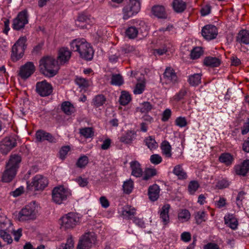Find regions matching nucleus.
Returning a JSON list of instances; mask_svg holds the SVG:
<instances>
[{"mask_svg":"<svg viewBox=\"0 0 249 249\" xmlns=\"http://www.w3.org/2000/svg\"><path fill=\"white\" fill-rule=\"evenodd\" d=\"M130 167L131 170V175L136 177H142L143 171L140 163L136 160H133L130 162Z\"/></svg>","mask_w":249,"mask_h":249,"instance_id":"obj_22","label":"nucleus"},{"mask_svg":"<svg viewBox=\"0 0 249 249\" xmlns=\"http://www.w3.org/2000/svg\"><path fill=\"white\" fill-rule=\"evenodd\" d=\"M220 60L215 57L208 56L204 59L203 63L205 65L211 67H218L220 64Z\"/></svg>","mask_w":249,"mask_h":249,"instance_id":"obj_30","label":"nucleus"},{"mask_svg":"<svg viewBox=\"0 0 249 249\" xmlns=\"http://www.w3.org/2000/svg\"><path fill=\"white\" fill-rule=\"evenodd\" d=\"M136 209L129 206H125L123 208L121 214L124 219H132L136 214Z\"/></svg>","mask_w":249,"mask_h":249,"instance_id":"obj_24","label":"nucleus"},{"mask_svg":"<svg viewBox=\"0 0 249 249\" xmlns=\"http://www.w3.org/2000/svg\"><path fill=\"white\" fill-rule=\"evenodd\" d=\"M226 205V199L223 197H220L218 200L215 202V206L219 208H222Z\"/></svg>","mask_w":249,"mask_h":249,"instance_id":"obj_61","label":"nucleus"},{"mask_svg":"<svg viewBox=\"0 0 249 249\" xmlns=\"http://www.w3.org/2000/svg\"><path fill=\"white\" fill-rule=\"evenodd\" d=\"M124 80L122 76L119 74H112L111 83L113 85L120 86L123 84Z\"/></svg>","mask_w":249,"mask_h":249,"instance_id":"obj_43","label":"nucleus"},{"mask_svg":"<svg viewBox=\"0 0 249 249\" xmlns=\"http://www.w3.org/2000/svg\"><path fill=\"white\" fill-rule=\"evenodd\" d=\"M201 74L200 73H195L189 76L188 81L192 86H196L201 82Z\"/></svg>","mask_w":249,"mask_h":249,"instance_id":"obj_34","label":"nucleus"},{"mask_svg":"<svg viewBox=\"0 0 249 249\" xmlns=\"http://www.w3.org/2000/svg\"><path fill=\"white\" fill-rule=\"evenodd\" d=\"M172 6L175 12L182 13L186 8V3L182 0H174Z\"/></svg>","mask_w":249,"mask_h":249,"instance_id":"obj_28","label":"nucleus"},{"mask_svg":"<svg viewBox=\"0 0 249 249\" xmlns=\"http://www.w3.org/2000/svg\"><path fill=\"white\" fill-rule=\"evenodd\" d=\"M18 137L12 135L4 138L0 142V152L3 154H7L13 148L17 146Z\"/></svg>","mask_w":249,"mask_h":249,"instance_id":"obj_8","label":"nucleus"},{"mask_svg":"<svg viewBox=\"0 0 249 249\" xmlns=\"http://www.w3.org/2000/svg\"><path fill=\"white\" fill-rule=\"evenodd\" d=\"M139 33V31L137 28L134 26H130L125 30V36L130 39L136 38Z\"/></svg>","mask_w":249,"mask_h":249,"instance_id":"obj_36","label":"nucleus"},{"mask_svg":"<svg viewBox=\"0 0 249 249\" xmlns=\"http://www.w3.org/2000/svg\"><path fill=\"white\" fill-rule=\"evenodd\" d=\"M224 222L225 224L232 230H236L237 228L238 221L232 214L226 215L224 216Z\"/></svg>","mask_w":249,"mask_h":249,"instance_id":"obj_26","label":"nucleus"},{"mask_svg":"<svg viewBox=\"0 0 249 249\" xmlns=\"http://www.w3.org/2000/svg\"><path fill=\"white\" fill-rule=\"evenodd\" d=\"M237 40L241 43L249 44V32L246 30L241 31L238 34Z\"/></svg>","mask_w":249,"mask_h":249,"instance_id":"obj_29","label":"nucleus"},{"mask_svg":"<svg viewBox=\"0 0 249 249\" xmlns=\"http://www.w3.org/2000/svg\"><path fill=\"white\" fill-rule=\"evenodd\" d=\"M202 36L206 40H212L215 38L217 35L216 27L213 25H207L202 29Z\"/></svg>","mask_w":249,"mask_h":249,"instance_id":"obj_15","label":"nucleus"},{"mask_svg":"<svg viewBox=\"0 0 249 249\" xmlns=\"http://www.w3.org/2000/svg\"><path fill=\"white\" fill-rule=\"evenodd\" d=\"M162 153L166 158H171L172 156L171 146L167 141H163L161 144Z\"/></svg>","mask_w":249,"mask_h":249,"instance_id":"obj_31","label":"nucleus"},{"mask_svg":"<svg viewBox=\"0 0 249 249\" xmlns=\"http://www.w3.org/2000/svg\"><path fill=\"white\" fill-rule=\"evenodd\" d=\"M121 54L120 51H118L114 54H110L108 57L109 61L112 63H116Z\"/></svg>","mask_w":249,"mask_h":249,"instance_id":"obj_57","label":"nucleus"},{"mask_svg":"<svg viewBox=\"0 0 249 249\" xmlns=\"http://www.w3.org/2000/svg\"><path fill=\"white\" fill-rule=\"evenodd\" d=\"M74 248V241L71 235H70L67 238V242L63 249H73Z\"/></svg>","mask_w":249,"mask_h":249,"instance_id":"obj_56","label":"nucleus"},{"mask_svg":"<svg viewBox=\"0 0 249 249\" xmlns=\"http://www.w3.org/2000/svg\"><path fill=\"white\" fill-rule=\"evenodd\" d=\"M234 169L237 175L246 176L249 171V160H244L241 164L235 165Z\"/></svg>","mask_w":249,"mask_h":249,"instance_id":"obj_20","label":"nucleus"},{"mask_svg":"<svg viewBox=\"0 0 249 249\" xmlns=\"http://www.w3.org/2000/svg\"><path fill=\"white\" fill-rule=\"evenodd\" d=\"M106 101L105 97L102 94L95 96L92 100L93 105L96 107H100L104 104Z\"/></svg>","mask_w":249,"mask_h":249,"instance_id":"obj_39","label":"nucleus"},{"mask_svg":"<svg viewBox=\"0 0 249 249\" xmlns=\"http://www.w3.org/2000/svg\"><path fill=\"white\" fill-rule=\"evenodd\" d=\"M28 23V15L27 11L24 10L19 12L17 17L14 19L12 27L14 30H19L23 29Z\"/></svg>","mask_w":249,"mask_h":249,"instance_id":"obj_11","label":"nucleus"},{"mask_svg":"<svg viewBox=\"0 0 249 249\" xmlns=\"http://www.w3.org/2000/svg\"><path fill=\"white\" fill-rule=\"evenodd\" d=\"M48 181L47 178L41 175H36L32 179L31 184L36 190H42L48 185Z\"/></svg>","mask_w":249,"mask_h":249,"instance_id":"obj_14","label":"nucleus"},{"mask_svg":"<svg viewBox=\"0 0 249 249\" xmlns=\"http://www.w3.org/2000/svg\"><path fill=\"white\" fill-rule=\"evenodd\" d=\"M153 14L159 18H166V13L165 8L162 5H157L153 6L152 9Z\"/></svg>","mask_w":249,"mask_h":249,"instance_id":"obj_27","label":"nucleus"},{"mask_svg":"<svg viewBox=\"0 0 249 249\" xmlns=\"http://www.w3.org/2000/svg\"><path fill=\"white\" fill-rule=\"evenodd\" d=\"M80 133L86 138H91L94 134V132L91 127H85L80 129Z\"/></svg>","mask_w":249,"mask_h":249,"instance_id":"obj_47","label":"nucleus"},{"mask_svg":"<svg viewBox=\"0 0 249 249\" xmlns=\"http://www.w3.org/2000/svg\"><path fill=\"white\" fill-rule=\"evenodd\" d=\"M141 8L139 0H127L126 4L123 9V18L127 19L137 14Z\"/></svg>","mask_w":249,"mask_h":249,"instance_id":"obj_7","label":"nucleus"},{"mask_svg":"<svg viewBox=\"0 0 249 249\" xmlns=\"http://www.w3.org/2000/svg\"><path fill=\"white\" fill-rule=\"evenodd\" d=\"M13 225L11 222L7 224L2 223L1 225V230H0V236L3 240L8 244H11L13 240L10 235V232H12Z\"/></svg>","mask_w":249,"mask_h":249,"instance_id":"obj_13","label":"nucleus"},{"mask_svg":"<svg viewBox=\"0 0 249 249\" xmlns=\"http://www.w3.org/2000/svg\"><path fill=\"white\" fill-rule=\"evenodd\" d=\"M36 90L41 96L45 97L50 95L53 92L52 85L46 80L38 82L36 84Z\"/></svg>","mask_w":249,"mask_h":249,"instance_id":"obj_12","label":"nucleus"},{"mask_svg":"<svg viewBox=\"0 0 249 249\" xmlns=\"http://www.w3.org/2000/svg\"><path fill=\"white\" fill-rule=\"evenodd\" d=\"M134 50L133 46L126 45L123 47L120 51L121 54H126L132 52Z\"/></svg>","mask_w":249,"mask_h":249,"instance_id":"obj_60","label":"nucleus"},{"mask_svg":"<svg viewBox=\"0 0 249 249\" xmlns=\"http://www.w3.org/2000/svg\"><path fill=\"white\" fill-rule=\"evenodd\" d=\"M89 162V158L87 156L83 155L81 156L77 160L76 165L80 168H84Z\"/></svg>","mask_w":249,"mask_h":249,"instance_id":"obj_46","label":"nucleus"},{"mask_svg":"<svg viewBox=\"0 0 249 249\" xmlns=\"http://www.w3.org/2000/svg\"><path fill=\"white\" fill-rule=\"evenodd\" d=\"M71 57V52L67 48L59 49L57 57V62L64 64L69 61Z\"/></svg>","mask_w":249,"mask_h":249,"instance_id":"obj_19","label":"nucleus"},{"mask_svg":"<svg viewBox=\"0 0 249 249\" xmlns=\"http://www.w3.org/2000/svg\"><path fill=\"white\" fill-rule=\"evenodd\" d=\"M169 28L167 27L166 28H162L159 29L158 31L155 32V36H158L159 38L162 39L163 37H165L169 34Z\"/></svg>","mask_w":249,"mask_h":249,"instance_id":"obj_50","label":"nucleus"},{"mask_svg":"<svg viewBox=\"0 0 249 249\" xmlns=\"http://www.w3.org/2000/svg\"><path fill=\"white\" fill-rule=\"evenodd\" d=\"M175 124L180 127H184L187 125V122L185 117H178L175 120Z\"/></svg>","mask_w":249,"mask_h":249,"instance_id":"obj_54","label":"nucleus"},{"mask_svg":"<svg viewBox=\"0 0 249 249\" xmlns=\"http://www.w3.org/2000/svg\"><path fill=\"white\" fill-rule=\"evenodd\" d=\"M206 214L204 211H199L195 214V219L197 224H200L206 220Z\"/></svg>","mask_w":249,"mask_h":249,"instance_id":"obj_51","label":"nucleus"},{"mask_svg":"<svg viewBox=\"0 0 249 249\" xmlns=\"http://www.w3.org/2000/svg\"><path fill=\"white\" fill-rule=\"evenodd\" d=\"M21 161V157L17 154L11 155L6 163L2 180L5 182H10L16 176L17 170Z\"/></svg>","mask_w":249,"mask_h":249,"instance_id":"obj_2","label":"nucleus"},{"mask_svg":"<svg viewBox=\"0 0 249 249\" xmlns=\"http://www.w3.org/2000/svg\"><path fill=\"white\" fill-rule=\"evenodd\" d=\"M221 162L225 163L227 165L232 163L233 159L232 156L229 153H223L219 158Z\"/></svg>","mask_w":249,"mask_h":249,"instance_id":"obj_38","label":"nucleus"},{"mask_svg":"<svg viewBox=\"0 0 249 249\" xmlns=\"http://www.w3.org/2000/svg\"><path fill=\"white\" fill-rule=\"evenodd\" d=\"M96 240L94 233H87L80 239L76 249H89L95 243Z\"/></svg>","mask_w":249,"mask_h":249,"instance_id":"obj_10","label":"nucleus"},{"mask_svg":"<svg viewBox=\"0 0 249 249\" xmlns=\"http://www.w3.org/2000/svg\"><path fill=\"white\" fill-rule=\"evenodd\" d=\"M75 81L79 87L82 89L87 88L89 86V81L81 77H76Z\"/></svg>","mask_w":249,"mask_h":249,"instance_id":"obj_40","label":"nucleus"},{"mask_svg":"<svg viewBox=\"0 0 249 249\" xmlns=\"http://www.w3.org/2000/svg\"><path fill=\"white\" fill-rule=\"evenodd\" d=\"M173 173L180 179L187 178V174L182 167V165L178 164L175 166L173 170Z\"/></svg>","mask_w":249,"mask_h":249,"instance_id":"obj_33","label":"nucleus"},{"mask_svg":"<svg viewBox=\"0 0 249 249\" xmlns=\"http://www.w3.org/2000/svg\"><path fill=\"white\" fill-rule=\"evenodd\" d=\"M89 18L84 14H81L79 16L78 19L76 21V25L80 28H87Z\"/></svg>","mask_w":249,"mask_h":249,"instance_id":"obj_32","label":"nucleus"},{"mask_svg":"<svg viewBox=\"0 0 249 249\" xmlns=\"http://www.w3.org/2000/svg\"><path fill=\"white\" fill-rule=\"evenodd\" d=\"M38 206L35 202H32L22 208L16 216L19 221L35 219L38 213Z\"/></svg>","mask_w":249,"mask_h":249,"instance_id":"obj_4","label":"nucleus"},{"mask_svg":"<svg viewBox=\"0 0 249 249\" xmlns=\"http://www.w3.org/2000/svg\"><path fill=\"white\" fill-rule=\"evenodd\" d=\"M163 78L167 83L175 84L178 81L177 74L171 68H167L165 69L163 73Z\"/></svg>","mask_w":249,"mask_h":249,"instance_id":"obj_21","label":"nucleus"},{"mask_svg":"<svg viewBox=\"0 0 249 249\" xmlns=\"http://www.w3.org/2000/svg\"><path fill=\"white\" fill-rule=\"evenodd\" d=\"M78 220L79 218L75 213H68L61 218V228L64 230L72 229L76 226Z\"/></svg>","mask_w":249,"mask_h":249,"instance_id":"obj_9","label":"nucleus"},{"mask_svg":"<svg viewBox=\"0 0 249 249\" xmlns=\"http://www.w3.org/2000/svg\"><path fill=\"white\" fill-rule=\"evenodd\" d=\"M136 131L133 130H128L121 137H119V141L124 144H131L136 140Z\"/></svg>","mask_w":249,"mask_h":249,"instance_id":"obj_18","label":"nucleus"},{"mask_svg":"<svg viewBox=\"0 0 249 249\" xmlns=\"http://www.w3.org/2000/svg\"><path fill=\"white\" fill-rule=\"evenodd\" d=\"M71 49L78 53L80 56L87 60H90L93 56L94 51L90 45L84 38L72 40L70 44Z\"/></svg>","mask_w":249,"mask_h":249,"instance_id":"obj_1","label":"nucleus"},{"mask_svg":"<svg viewBox=\"0 0 249 249\" xmlns=\"http://www.w3.org/2000/svg\"><path fill=\"white\" fill-rule=\"evenodd\" d=\"M39 69L44 75L51 77L56 74L58 67L57 62L53 57L46 56L40 60Z\"/></svg>","mask_w":249,"mask_h":249,"instance_id":"obj_3","label":"nucleus"},{"mask_svg":"<svg viewBox=\"0 0 249 249\" xmlns=\"http://www.w3.org/2000/svg\"><path fill=\"white\" fill-rule=\"evenodd\" d=\"M187 94V90L185 89H182L180 90L173 97V99L178 102L182 99Z\"/></svg>","mask_w":249,"mask_h":249,"instance_id":"obj_53","label":"nucleus"},{"mask_svg":"<svg viewBox=\"0 0 249 249\" xmlns=\"http://www.w3.org/2000/svg\"><path fill=\"white\" fill-rule=\"evenodd\" d=\"M144 89L145 84L144 82L138 83L133 90V92L135 94H140L143 92Z\"/></svg>","mask_w":249,"mask_h":249,"instance_id":"obj_52","label":"nucleus"},{"mask_svg":"<svg viewBox=\"0 0 249 249\" xmlns=\"http://www.w3.org/2000/svg\"><path fill=\"white\" fill-rule=\"evenodd\" d=\"M35 70V66L32 62H27L24 65L20 67L18 75L23 79L29 77L34 72Z\"/></svg>","mask_w":249,"mask_h":249,"instance_id":"obj_16","label":"nucleus"},{"mask_svg":"<svg viewBox=\"0 0 249 249\" xmlns=\"http://www.w3.org/2000/svg\"><path fill=\"white\" fill-rule=\"evenodd\" d=\"M168 48L166 45H164L160 48L155 49L153 50V53L156 55H161L165 54L167 52Z\"/></svg>","mask_w":249,"mask_h":249,"instance_id":"obj_59","label":"nucleus"},{"mask_svg":"<svg viewBox=\"0 0 249 249\" xmlns=\"http://www.w3.org/2000/svg\"><path fill=\"white\" fill-rule=\"evenodd\" d=\"M150 161L154 164H158L162 161L161 156L158 154H153L150 156Z\"/></svg>","mask_w":249,"mask_h":249,"instance_id":"obj_58","label":"nucleus"},{"mask_svg":"<svg viewBox=\"0 0 249 249\" xmlns=\"http://www.w3.org/2000/svg\"><path fill=\"white\" fill-rule=\"evenodd\" d=\"M157 174V171L154 168H147L144 172L143 179L145 180H148Z\"/></svg>","mask_w":249,"mask_h":249,"instance_id":"obj_45","label":"nucleus"},{"mask_svg":"<svg viewBox=\"0 0 249 249\" xmlns=\"http://www.w3.org/2000/svg\"><path fill=\"white\" fill-rule=\"evenodd\" d=\"M246 193L244 191L239 192L236 197V205L238 208H240L242 205V200L245 198Z\"/></svg>","mask_w":249,"mask_h":249,"instance_id":"obj_55","label":"nucleus"},{"mask_svg":"<svg viewBox=\"0 0 249 249\" xmlns=\"http://www.w3.org/2000/svg\"><path fill=\"white\" fill-rule=\"evenodd\" d=\"M190 217V213L186 209L181 210L178 213V219L181 222H185L188 221Z\"/></svg>","mask_w":249,"mask_h":249,"instance_id":"obj_37","label":"nucleus"},{"mask_svg":"<svg viewBox=\"0 0 249 249\" xmlns=\"http://www.w3.org/2000/svg\"><path fill=\"white\" fill-rule=\"evenodd\" d=\"M144 142H145V144L150 150L155 149L158 147L157 142L151 136H149L146 138Z\"/></svg>","mask_w":249,"mask_h":249,"instance_id":"obj_44","label":"nucleus"},{"mask_svg":"<svg viewBox=\"0 0 249 249\" xmlns=\"http://www.w3.org/2000/svg\"><path fill=\"white\" fill-rule=\"evenodd\" d=\"M133 222L139 227L143 228L145 227V223L144 221L142 218L138 217H134L133 219Z\"/></svg>","mask_w":249,"mask_h":249,"instance_id":"obj_64","label":"nucleus"},{"mask_svg":"<svg viewBox=\"0 0 249 249\" xmlns=\"http://www.w3.org/2000/svg\"><path fill=\"white\" fill-rule=\"evenodd\" d=\"M26 37L21 36L18 38L12 48L11 58L14 61H17L22 57L26 48Z\"/></svg>","mask_w":249,"mask_h":249,"instance_id":"obj_6","label":"nucleus"},{"mask_svg":"<svg viewBox=\"0 0 249 249\" xmlns=\"http://www.w3.org/2000/svg\"><path fill=\"white\" fill-rule=\"evenodd\" d=\"M202 54V49L200 47L195 48L191 52V58L193 59H197Z\"/></svg>","mask_w":249,"mask_h":249,"instance_id":"obj_49","label":"nucleus"},{"mask_svg":"<svg viewBox=\"0 0 249 249\" xmlns=\"http://www.w3.org/2000/svg\"><path fill=\"white\" fill-rule=\"evenodd\" d=\"M36 140L38 142H41L45 140L51 143H55L56 140L52 134L42 130H39L36 133Z\"/></svg>","mask_w":249,"mask_h":249,"instance_id":"obj_17","label":"nucleus"},{"mask_svg":"<svg viewBox=\"0 0 249 249\" xmlns=\"http://www.w3.org/2000/svg\"><path fill=\"white\" fill-rule=\"evenodd\" d=\"M249 132V118H248L241 127V133L246 135Z\"/></svg>","mask_w":249,"mask_h":249,"instance_id":"obj_63","label":"nucleus"},{"mask_svg":"<svg viewBox=\"0 0 249 249\" xmlns=\"http://www.w3.org/2000/svg\"><path fill=\"white\" fill-rule=\"evenodd\" d=\"M130 95L127 92L123 91L120 97V103L122 105H126L131 101Z\"/></svg>","mask_w":249,"mask_h":249,"instance_id":"obj_41","label":"nucleus"},{"mask_svg":"<svg viewBox=\"0 0 249 249\" xmlns=\"http://www.w3.org/2000/svg\"><path fill=\"white\" fill-rule=\"evenodd\" d=\"M61 108L67 115H71L75 111V108L73 105L68 101H65L62 104Z\"/></svg>","mask_w":249,"mask_h":249,"instance_id":"obj_35","label":"nucleus"},{"mask_svg":"<svg viewBox=\"0 0 249 249\" xmlns=\"http://www.w3.org/2000/svg\"><path fill=\"white\" fill-rule=\"evenodd\" d=\"M123 188L124 193L130 194L133 189V181L131 179L124 181Z\"/></svg>","mask_w":249,"mask_h":249,"instance_id":"obj_42","label":"nucleus"},{"mask_svg":"<svg viewBox=\"0 0 249 249\" xmlns=\"http://www.w3.org/2000/svg\"><path fill=\"white\" fill-rule=\"evenodd\" d=\"M160 189L159 186L157 184H153L150 186L148 189V196L149 199L155 201L158 199L159 197Z\"/></svg>","mask_w":249,"mask_h":249,"instance_id":"obj_25","label":"nucleus"},{"mask_svg":"<svg viewBox=\"0 0 249 249\" xmlns=\"http://www.w3.org/2000/svg\"><path fill=\"white\" fill-rule=\"evenodd\" d=\"M170 206L168 204L164 205L159 211L160 217L164 225H166L169 222V212Z\"/></svg>","mask_w":249,"mask_h":249,"instance_id":"obj_23","label":"nucleus"},{"mask_svg":"<svg viewBox=\"0 0 249 249\" xmlns=\"http://www.w3.org/2000/svg\"><path fill=\"white\" fill-rule=\"evenodd\" d=\"M70 150V147L69 146H63L60 151V157L61 159H64L65 158L66 156L67 155L68 152Z\"/></svg>","mask_w":249,"mask_h":249,"instance_id":"obj_62","label":"nucleus"},{"mask_svg":"<svg viewBox=\"0 0 249 249\" xmlns=\"http://www.w3.org/2000/svg\"><path fill=\"white\" fill-rule=\"evenodd\" d=\"M199 185L198 183L196 181H191L188 187V189L189 193L191 195H193L198 189Z\"/></svg>","mask_w":249,"mask_h":249,"instance_id":"obj_48","label":"nucleus"},{"mask_svg":"<svg viewBox=\"0 0 249 249\" xmlns=\"http://www.w3.org/2000/svg\"><path fill=\"white\" fill-rule=\"evenodd\" d=\"M71 196V191L63 186H56L52 191V200L56 204L63 203Z\"/></svg>","mask_w":249,"mask_h":249,"instance_id":"obj_5","label":"nucleus"}]
</instances>
